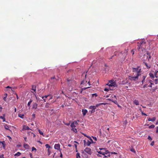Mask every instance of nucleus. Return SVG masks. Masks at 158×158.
<instances>
[{
  "label": "nucleus",
  "mask_w": 158,
  "mask_h": 158,
  "mask_svg": "<svg viewBox=\"0 0 158 158\" xmlns=\"http://www.w3.org/2000/svg\"><path fill=\"white\" fill-rule=\"evenodd\" d=\"M141 70V69L140 68V67L139 66H137L136 68H132V71L134 73H135V75L136 76L133 75L134 73H133V75L129 76V79L131 81H137L139 79V77L141 75L140 74Z\"/></svg>",
  "instance_id": "1"
},
{
  "label": "nucleus",
  "mask_w": 158,
  "mask_h": 158,
  "mask_svg": "<svg viewBox=\"0 0 158 158\" xmlns=\"http://www.w3.org/2000/svg\"><path fill=\"white\" fill-rule=\"evenodd\" d=\"M146 43V42L143 40H140L139 42L138 43L137 49L141 54L145 52Z\"/></svg>",
  "instance_id": "2"
},
{
  "label": "nucleus",
  "mask_w": 158,
  "mask_h": 158,
  "mask_svg": "<svg viewBox=\"0 0 158 158\" xmlns=\"http://www.w3.org/2000/svg\"><path fill=\"white\" fill-rule=\"evenodd\" d=\"M101 105H105L104 103H100L97 104H96V106H90L89 107V109L91 110H94V111H95V110L96 109V107H98V106Z\"/></svg>",
  "instance_id": "3"
},
{
  "label": "nucleus",
  "mask_w": 158,
  "mask_h": 158,
  "mask_svg": "<svg viewBox=\"0 0 158 158\" xmlns=\"http://www.w3.org/2000/svg\"><path fill=\"white\" fill-rule=\"evenodd\" d=\"M84 151L88 154L91 155L92 154V151L90 148L87 147L85 149Z\"/></svg>",
  "instance_id": "4"
},
{
  "label": "nucleus",
  "mask_w": 158,
  "mask_h": 158,
  "mask_svg": "<svg viewBox=\"0 0 158 158\" xmlns=\"http://www.w3.org/2000/svg\"><path fill=\"white\" fill-rule=\"evenodd\" d=\"M140 80L141 81L142 84H143L145 82V80L147 77V75L144 74L142 75H140Z\"/></svg>",
  "instance_id": "5"
},
{
  "label": "nucleus",
  "mask_w": 158,
  "mask_h": 158,
  "mask_svg": "<svg viewBox=\"0 0 158 158\" xmlns=\"http://www.w3.org/2000/svg\"><path fill=\"white\" fill-rule=\"evenodd\" d=\"M60 145L59 143L56 144L54 145V148L55 149L60 151V152L61 149L60 148Z\"/></svg>",
  "instance_id": "6"
},
{
  "label": "nucleus",
  "mask_w": 158,
  "mask_h": 158,
  "mask_svg": "<svg viewBox=\"0 0 158 158\" xmlns=\"http://www.w3.org/2000/svg\"><path fill=\"white\" fill-rule=\"evenodd\" d=\"M112 98H113V100L112 102H114L115 104L117 105L118 104V102L117 101V99L116 98V96L115 95H114L112 96Z\"/></svg>",
  "instance_id": "7"
},
{
  "label": "nucleus",
  "mask_w": 158,
  "mask_h": 158,
  "mask_svg": "<svg viewBox=\"0 0 158 158\" xmlns=\"http://www.w3.org/2000/svg\"><path fill=\"white\" fill-rule=\"evenodd\" d=\"M110 84H108L107 85H108L109 86H114V87H116L117 85L116 83L115 82H113L111 83L110 82Z\"/></svg>",
  "instance_id": "8"
},
{
  "label": "nucleus",
  "mask_w": 158,
  "mask_h": 158,
  "mask_svg": "<svg viewBox=\"0 0 158 158\" xmlns=\"http://www.w3.org/2000/svg\"><path fill=\"white\" fill-rule=\"evenodd\" d=\"M10 127H11L10 126L8 125L7 124H5L4 125V127L6 130H8L11 131V130L9 129V128Z\"/></svg>",
  "instance_id": "9"
},
{
  "label": "nucleus",
  "mask_w": 158,
  "mask_h": 158,
  "mask_svg": "<svg viewBox=\"0 0 158 158\" xmlns=\"http://www.w3.org/2000/svg\"><path fill=\"white\" fill-rule=\"evenodd\" d=\"M31 130V129L29 128V127L27 126H26L25 125H23V127L22 129V131H23L24 130Z\"/></svg>",
  "instance_id": "10"
},
{
  "label": "nucleus",
  "mask_w": 158,
  "mask_h": 158,
  "mask_svg": "<svg viewBox=\"0 0 158 158\" xmlns=\"http://www.w3.org/2000/svg\"><path fill=\"white\" fill-rule=\"evenodd\" d=\"M82 113L83 116H84L87 113L88 111L86 109H82Z\"/></svg>",
  "instance_id": "11"
},
{
  "label": "nucleus",
  "mask_w": 158,
  "mask_h": 158,
  "mask_svg": "<svg viewBox=\"0 0 158 158\" xmlns=\"http://www.w3.org/2000/svg\"><path fill=\"white\" fill-rule=\"evenodd\" d=\"M143 63L145 65L147 69H149L151 68V66L150 64H149L147 63L144 62H143Z\"/></svg>",
  "instance_id": "12"
},
{
  "label": "nucleus",
  "mask_w": 158,
  "mask_h": 158,
  "mask_svg": "<svg viewBox=\"0 0 158 158\" xmlns=\"http://www.w3.org/2000/svg\"><path fill=\"white\" fill-rule=\"evenodd\" d=\"M24 147L27 149H28L30 148V146L27 143H24L23 144Z\"/></svg>",
  "instance_id": "13"
},
{
  "label": "nucleus",
  "mask_w": 158,
  "mask_h": 158,
  "mask_svg": "<svg viewBox=\"0 0 158 158\" xmlns=\"http://www.w3.org/2000/svg\"><path fill=\"white\" fill-rule=\"evenodd\" d=\"M38 104L36 103H33V104L32 108L33 109H36L37 108Z\"/></svg>",
  "instance_id": "14"
},
{
  "label": "nucleus",
  "mask_w": 158,
  "mask_h": 158,
  "mask_svg": "<svg viewBox=\"0 0 158 158\" xmlns=\"http://www.w3.org/2000/svg\"><path fill=\"white\" fill-rule=\"evenodd\" d=\"M133 103L135 104L136 105H138L139 104V102L137 100H135L134 101Z\"/></svg>",
  "instance_id": "15"
},
{
  "label": "nucleus",
  "mask_w": 158,
  "mask_h": 158,
  "mask_svg": "<svg viewBox=\"0 0 158 158\" xmlns=\"http://www.w3.org/2000/svg\"><path fill=\"white\" fill-rule=\"evenodd\" d=\"M108 151H106V152H102L101 151H100L99 152H98V153H99V154H102L103 155H105L106 154H107L108 153Z\"/></svg>",
  "instance_id": "16"
},
{
  "label": "nucleus",
  "mask_w": 158,
  "mask_h": 158,
  "mask_svg": "<svg viewBox=\"0 0 158 158\" xmlns=\"http://www.w3.org/2000/svg\"><path fill=\"white\" fill-rule=\"evenodd\" d=\"M5 114H3V116H0V118L2 119L3 120V122H4L5 121Z\"/></svg>",
  "instance_id": "17"
},
{
  "label": "nucleus",
  "mask_w": 158,
  "mask_h": 158,
  "mask_svg": "<svg viewBox=\"0 0 158 158\" xmlns=\"http://www.w3.org/2000/svg\"><path fill=\"white\" fill-rule=\"evenodd\" d=\"M36 86L35 85H33L32 86V90H33L35 92V93H36Z\"/></svg>",
  "instance_id": "18"
},
{
  "label": "nucleus",
  "mask_w": 158,
  "mask_h": 158,
  "mask_svg": "<svg viewBox=\"0 0 158 158\" xmlns=\"http://www.w3.org/2000/svg\"><path fill=\"white\" fill-rule=\"evenodd\" d=\"M67 80L68 82V84L69 85V84L70 83H71V82L72 83V82L74 81H73L72 80H69L68 79H67Z\"/></svg>",
  "instance_id": "19"
},
{
  "label": "nucleus",
  "mask_w": 158,
  "mask_h": 158,
  "mask_svg": "<svg viewBox=\"0 0 158 158\" xmlns=\"http://www.w3.org/2000/svg\"><path fill=\"white\" fill-rule=\"evenodd\" d=\"M18 116L19 117L22 118H23L24 117V115L22 114H18Z\"/></svg>",
  "instance_id": "20"
},
{
  "label": "nucleus",
  "mask_w": 158,
  "mask_h": 158,
  "mask_svg": "<svg viewBox=\"0 0 158 158\" xmlns=\"http://www.w3.org/2000/svg\"><path fill=\"white\" fill-rule=\"evenodd\" d=\"M70 126L72 128H73V127H76L75 125V124L73 122L71 123Z\"/></svg>",
  "instance_id": "21"
},
{
  "label": "nucleus",
  "mask_w": 158,
  "mask_h": 158,
  "mask_svg": "<svg viewBox=\"0 0 158 158\" xmlns=\"http://www.w3.org/2000/svg\"><path fill=\"white\" fill-rule=\"evenodd\" d=\"M21 155V153L19 152H17L15 154V156H19Z\"/></svg>",
  "instance_id": "22"
},
{
  "label": "nucleus",
  "mask_w": 158,
  "mask_h": 158,
  "mask_svg": "<svg viewBox=\"0 0 158 158\" xmlns=\"http://www.w3.org/2000/svg\"><path fill=\"white\" fill-rule=\"evenodd\" d=\"M32 100L31 99H30V101L27 103V106H30L31 103L32 102Z\"/></svg>",
  "instance_id": "23"
},
{
  "label": "nucleus",
  "mask_w": 158,
  "mask_h": 158,
  "mask_svg": "<svg viewBox=\"0 0 158 158\" xmlns=\"http://www.w3.org/2000/svg\"><path fill=\"white\" fill-rule=\"evenodd\" d=\"M51 79L52 81V80H54V79H55L56 81H58L59 80L58 78V79L56 78L55 77V76L52 77H51Z\"/></svg>",
  "instance_id": "24"
},
{
  "label": "nucleus",
  "mask_w": 158,
  "mask_h": 158,
  "mask_svg": "<svg viewBox=\"0 0 158 158\" xmlns=\"http://www.w3.org/2000/svg\"><path fill=\"white\" fill-rule=\"evenodd\" d=\"M38 131H39V133L40 135H42L43 136H44V133H43V132H42V131H41L40 130H39V129L38 130Z\"/></svg>",
  "instance_id": "25"
},
{
  "label": "nucleus",
  "mask_w": 158,
  "mask_h": 158,
  "mask_svg": "<svg viewBox=\"0 0 158 158\" xmlns=\"http://www.w3.org/2000/svg\"><path fill=\"white\" fill-rule=\"evenodd\" d=\"M5 97L3 98V99L5 101H6V98L7 97V94H4Z\"/></svg>",
  "instance_id": "26"
},
{
  "label": "nucleus",
  "mask_w": 158,
  "mask_h": 158,
  "mask_svg": "<svg viewBox=\"0 0 158 158\" xmlns=\"http://www.w3.org/2000/svg\"><path fill=\"white\" fill-rule=\"evenodd\" d=\"M72 130L73 131V132H74L75 133H77V131L76 128H72Z\"/></svg>",
  "instance_id": "27"
},
{
  "label": "nucleus",
  "mask_w": 158,
  "mask_h": 158,
  "mask_svg": "<svg viewBox=\"0 0 158 158\" xmlns=\"http://www.w3.org/2000/svg\"><path fill=\"white\" fill-rule=\"evenodd\" d=\"M76 158H80V154L79 153H77L76 154Z\"/></svg>",
  "instance_id": "28"
},
{
  "label": "nucleus",
  "mask_w": 158,
  "mask_h": 158,
  "mask_svg": "<svg viewBox=\"0 0 158 158\" xmlns=\"http://www.w3.org/2000/svg\"><path fill=\"white\" fill-rule=\"evenodd\" d=\"M127 51L126 50H125L124 51V53H122V52L121 53L123 54H124V56H126L127 55Z\"/></svg>",
  "instance_id": "29"
},
{
  "label": "nucleus",
  "mask_w": 158,
  "mask_h": 158,
  "mask_svg": "<svg viewBox=\"0 0 158 158\" xmlns=\"http://www.w3.org/2000/svg\"><path fill=\"white\" fill-rule=\"evenodd\" d=\"M157 73H158V71H156L154 73V76H155L156 78L158 77V76L157 75Z\"/></svg>",
  "instance_id": "30"
},
{
  "label": "nucleus",
  "mask_w": 158,
  "mask_h": 158,
  "mask_svg": "<svg viewBox=\"0 0 158 158\" xmlns=\"http://www.w3.org/2000/svg\"><path fill=\"white\" fill-rule=\"evenodd\" d=\"M130 151H131L132 152H134V153H136V151H135V150L134 149V148H132L131 149H130Z\"/></svg>",
  "instance_id": "31"
},
{
  "label": "nucleus",
  "mask_w": 158,
  "mask_h": 158,
  "mask_svg": "<svg viewBox=\"0 0 158 158\" xmlns=\"http://www.w3.org/2000/svg\"><path fill=\"white\" fill-rule=\"evenodd\" d=\"M50 105V104L49 103H47L46 104L45 107L46 108H48L49 107Z\"/></svg>",
  "instance_id": "32"
},
{
  "label": "nucleus",
  "mask_w": 158,
  "mask_h": 158,
  "mask_svg": "<svg viewBox=\"0 0 158 158\" xmlns=\"http://www.w3.org/2000/svg\"><path fill=\"white\" fill-rule=\"evenodd\" d=\"M116 53H117V52H114V55L112 56L110 58H109V59H112L113 58V57L115 56H116Z\"/></svg>",
  "instance_id": "33"
},
{
  "label": "nucleus",
  "mask_w": 158,
  "mask_h": 158,
  "mask_svg": "<svg viewBox=\"0 0 158 158\" xmlns=\"http://www.w3.org/2000/svg\"><path fill=\"white\" fill-rule=\"evenodd\" d=\"M149 75L152 78H154V75L153 74L150 73H149Z\"/></svg>",
  "instance_id": "34"
},
{
  "label": "nucleus",
  "mask_w": 158,
  "mask_h": 158,
  "mask_svg": "<svg viewBox=\"0 0 158 158\" xmlns=\"http://www.w3.org/2000/svg\"><path fill=\"white\" fill-rule=\"evenodd\" d=\"M47 151H48V156H49L51 154V150L50 149L48 148Z\"/></svg>",
  "instance_id": "35"
},
{
  "label": "nucleus",
  "mask_w": 158,
  "mask_h": 158,
  "mask_svg": "<svg viewBox=\"0 0 158 158\" xmlns=\"http://www.w3.org/2000/svg\"><path fill=\"white\" fill-rule=\"evenodd\" d=\"M109 90H112L113 89H110V88H109V89H107V88H105L104 89V90L105 91H108Z\"/></svg>",
  "instance_id": "36"
},
{
  "label": "nucleus",
  "mask_w": 158,
  "mask_h": 158,
  "mask_svg": "<svg viewBox=\"0 0 158 158\" xmlns=\"http://www.w3.org/2000/svg\"><path fill=\"white\" fill-rule=\"evenodd\" d=\"M4 143H5L4 141H3V142H1V143H2V144L3 147L4 148H5V144Z\"/></svg>",
  "instance_id": "37"
},
{
  "label": "nucleus",
  "mask_w": 158,
  "mask_h": 158,
  "mask_svg": "<svg viewBox=\"0 0 158 158\" xmlns=\"http://www.w3.org/2000/svg\"><path fill=\"white\" fill-rule=\"evenodd\" d=\"M45 146L47 148H48L49 149V148H51V147L48 144H46L45 145Z\"/></svg>",
  "instance_id": "38"
},
{
  "label": "nucleus",
  "mask_w": 158,
  "mask_h": 158,
  "mask_svg": "<svg viewBox=\"0 0 158 158\" xmlns=\"http://www.w3.org/2000/svg\"><path fill=\"white\" fill-rule=\"evenodd\" d=\"M155 127V125H150L149 127V128H154Z\"/></svg>",
  "instance_id": "39"
},
{
  "label": "nucleus",
  "mask_w": 158,
  "mask_h": 158,
  "mask_svg": "<svg viewBox=\"0 0 158 158\" xmlns=\"http://www.w3.org/2000/svg\"><path fill=\"white\" fill-rule=\"evenodd\" d=\"M147 54L149 56V58H148V60H149V59L151 58V56L150 55V54L148 53V52H147Z\"/></svg>",
  "instance_id": "40"
},
{
  "label": "nucleus",
  "mask_w": 158,
  "mask_h": 158,
  "mask_svg": "<svg viewBox=\"0 0 158 158\" xmlns=\"http://www.w3.org/2000/svg\"><path fill=\"white\" fill-rule=\"evenodd\" d=\"M92 96L93 97H96L98 96L97 94L96 93L93 94H92Z\"/></svg>",
  "instance_id": "41"
},
{
  "label": "nucleus",
  "mask_w": 158,
  "mask_h": 158,
  "mask_svg": "<svg viewBox=\"0 0 158 158\" xmlns=\"http://www.w3.org/2000/svg\"><path fill=\"white\" fill-rule=\"evenodd\" d=\"M156 117H154L152 118H151V121L154 122L156 120Z\"/></svg>",
  "instance_id": "42"
},
{
  "label": "nucleus",
  "mask_w": 158,
  "mask_h": 158,
  "mask_svg": "<svg viewBox=\"0 0 158 158\" xmlns=\"http://www.w3.org/2000/svg\"><path fill=\"white\" fill-rule=\"evenodd\" d=\"M91 143L89 141H88V142L87 143V145L89 146L90 144Z\"/></svg>",
  "instance_id": "43"
},
{
  "label": "nucleus",
  "mask_w": 158,
  "mask_h": 158,
  "mask_svg": "<svg viewBox=\"0 0 158 158\" xmlns=\"http://www.w3.org/2000/svg\"><path fill=\"white\" fill-rule=\"evenodd\" d=\"M148 82L150 83L151 84V85H153V84L152 83V81L151 80H148Z\"/></svg>",
  "instance_id": "44"
},
{
  "label": "nucleus",
  "mask_w": 158,
  "mask_h": 158,
  "mask_svg": "<svg viewBox=\"0 0 158 158\" xmlns=\"http://www.w3.org/2000/svg\"><path fill=\"white\" fill-rule=\"evenodd\" d=\"M148 139L149 140H152V138L150 136H149L148 137Z\"/></svg>",
  "instance_id": "45"
},
{
  "label": "nucleus",
  "mask_w": 158,
  "mask_h": 158,
  "mask_svg": "<svg viewBox=\"0 0 158 158\" xmlns=\"http://www.w3.org/2000/svg\"><path fill=\"white\" fill-rule=\"evenodd\" d=\"M49 95H45L44 96H43L42 97V99H44V98H47Z\"/></svg>",
  "instance_id": "46"
},
{
  "label": "nucleus",
  "mask_w": 158,
  "mask_h": 158,
  "mask_svg": "<svg viewBox=\"0 0 158 158\" xmlns=\"http://www.w3.org/2000/svg\"><path fill=\"white\" fill-rule=\"evenodd\" d=\"M89 87H86V88H81V90H82V91H83L84 90L86 89L89 88Z\"/></svg>",
  "instance_id": "47"
},
{
  "label": "nucleus",
  "mask_w": 158,
  "mask_h": 158,
  "mask_svg": "<svg viewBox=\"0 0 158 158\" xmlns=\"http://www.w3.org/2000/svg\"><path fill=\"white\" fill-rule=\"evenodd\" d=\"M34 150H35V151L36 150V148H35L34 147H32V151H33Z\"/></svg>",
  "instance_id": "48"
},
{
  "label": "nucleus",
  "mask_w": 158,
  "mask_h": 158,
  "mask_svg": "<svg viewBox=\"0 0 158 158\" xmlns=\"http://www.w3.org/2000/svg\"><path fill=\"white\" fill-rule=\"evenodd\" d=\"M154 141H152L150 144V145L152 146H153L154 145Z\"/></svg>",
  "instance_id": "49"
},
{
  "label": "nucleus",
  "mask_w": 158,
  "mask_h": 158,
  "mask_svg": "<svg viewBox=\"0 0 158 158\" xmlns=\"http://www.w3.org/2000/svg\"><path fill=\"white\" fill-rule=\"evenodd\" d=\"M14 94L16 95L17 99H18L19 98V97H18L17 94L16 93H14Z\"/></svg>",
  "instance_id": "50"
},
{
  "label": "nucleus",
  "mask_w": 158,
  "mask_h": 158,
  "mask_svg": "<svg viewBox=\"0 0 158 158\" xmlns=\"http://www.w3.org/2000/svg\"><path fill=\"white\" fill-rule=\"evenodd\" d=\"M155 82L156 84L158 83V79H155Z\"/></svg>",
  "instance_id": "51"
},
{
  "label": "nucleus",
  "mask_w": 158,
  "mask_h": 158,
  "mask_svg": "<svg viewBox=\"0 0 158 158\" xmlns=\"http://www.w3.org/2000/svg\"><path fill=\"white\" fill-rule=\"evenodd\" d=\"M92 138H93V139L95 141L97 140V138L96 137L92 136Z\"/></svg>",
  "instance_id": "52"
},
{
  "label": "nucleus",
  "mask_w": 158,
  "mask_h": 158,
  "mask_svg": "<svg viewBox=\"0 0 158 158\" xmlns=\"http://www.w3.org/2000/svg\"><path fill=\"white\" fill-rule=\"evenodd\" d=\"M141 114H142V115H143L147 116V115L146 114H145V113H144L143 112H142V113Z\"/></svg>",
  "instance_id": "53"
},
{
  "label": "nucleus",
  "mask_w": 158,
  "mask_h": 158,
  "mask_svg": "<svg viewBox=\"0 0 158 158\" xmlns=\"http://www.w3.org/2000/svg\"><path fill=\"white\" fill-rule=\"evenodd\" d=\"M75 124V125H78V123H77V122L76 121H74V122H73Z\"/></svg>",
  "instance_id": "54"
},
{
  "label": "nucleus",
  "mask_w": 158,
  "mask_h": 158,
  "mask_svg": "<svg viewBox=\"0 0 158 158\" xmlns=\"http://www.w3.org/2000/svg\"><path fill=\"white\" fill-rule=\"evenodd\" d=\"M29 155L31 158H33L32 155L31 153H30Z\"/></svg>",
  "instance_id": "55"
},
{
  "label": "nucleus",
  "mask_w": 158,
  "mask_h": 158,
  "mask_svg": "<svg viewBox=\"0 0 158 158\" xmlns=\"http://www.w3.org/2000/svg\"><path fill=\"white\" fill-rule=\"evenodd\" d=\"M131 52L132 53V55L134 54V50H131Z\"/></svg>",
  "instance_id": "56"
},
{
  "label": "nucleus",
  "mask_w": 158,
  "mask_h": 158,
  "mask_svg": "<svg viewBox=\"0 0 158 158\" xmlns=\"http://www.w3.org/2000/svg\"><path fill=\"white\" fill-rule=\"evenodd\" d=\"M6 88H10V89H12V87H10V86H7V87H6Z\"/></svg>",
  "instance_id": "57"
},
{
  "label": "nucleus",
  "mask_w": 158,
  "mask_h": 158,
  "mask_svg": "<svg viewBox=\"0 0 158 158\" xmlns=\"http://www.w3.org/2000/svg\"><path fill=\"white\" fill-rule=\"evenodd\" d=\"M0 158H4L3 155H2V156H0Z\"/></svg>",
  "instance_id": "58"
},
{
  "label": "nucleus",
  "mask_w": 158,
  "mask_h": 158,
  "mask_svg": "<svg viewBox=\"0 0 158 158\" xmlns=\"http://www.w3.org/2000/svg\"><path fill=\"white\" fill-rule=\"evenodd\" d=\"M155 124L156 125H158V119H157V121L156 122Z\"/></svg>",
  "instance_id": "59"
},
{
  "label": "nucleus",
  "mask_w": 158,
  "mask_h": 158,
  "mask_svg": "<svg viewBox=\"0 0 158 158\" xmlns=\"http://www.w3.org/2000/svg\"><path fill=\"white\" fill-rule=\"evenodd\" d=\"M147 85L146 84L144 85L143 86V88H145L146 87Z\"/></svg>",
  "instance_id": "60"
},
{
  "label": "nucleus",
  "mask_w": 158,
  "mask_h": 158,
  "mask_svg": "<svg viewBox=\"0 0 158 158\" xmlns=\"http://www.w3.org/2000/svg\"><path fill=\"white\" fill-rule=\"evenodd\" d=\"M148 121H151V118H149L148 119Z\"/></svg>",
  "instance_id": "61"
},
{
  "label": "nucleus",
  "mask_w": 158,
  "mask_h": 158,
  "mask_svg": "<svg viewBox=\"0 0 158 158\" xmlns=\"http://www.w3.org/2000/svg\"><path fill=\"white\" fill-rule=\"evenodd\" d=\"M68 146L69 147H72V145L71 144H69L68 145Z\"/></svg>",
  "instance_id": "62"
},
{
  "label": "nucleus",
  "mask_w": 158,
  "mask_h": 158,
  "mask_svg": "<svg viewBox=\"0 0 158 158\" xmlns=\"http://www.w3.org/2000/svg\"><path fill=\"white\" fill-rule=\"evenodd\" d=\"M108 100L109 101H110L112 102V100H113V98L112 99H110V98L108 99Z\"/></svg>",
  "instance_id": "63"
},
{
  "label": "nucleus",
  "mask_w": 158,
  "mask_h": 158,
  "mask_svg": "<svg viewBox=\"0 0 158 158\" xmlns=\"http://www.w3.org/2000/svg\"><path fill=\"white\" fill-rule=\"evenodd\" d=\"M16 111H17V109H16V108L15 107V110H14L15 112H16Z\"/></svg>",
  "instance_id": "64"
}]
</instances>
